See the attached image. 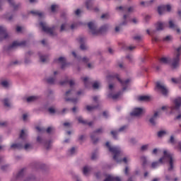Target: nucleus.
<instances>
[{
  "mask_svg": "<svg viewBox=\"0 0 181 181\" xmlns=\"http://www.w3.org/2000/svg\"><path fill=\"white\" fill-rule=\"evenodd\" d=\"M149 100V96H140L139 97V101H148Z\"/></svg>",
  "mask_w": 181,
  "mask_h": 181,
  "instance_id": "41",
  "label": "nucleus"
},
{
  "mask_svg": "<svg viewBox=\"0 0 181 181\" xmlns=\"http://www.w3.org/2000/svg\"><path fill=\"white\" fill-rule=\"evenodd\" d=\"M165 26H166V24L160 21L156 24V30H163V29H165Z\"/></svg>",
  "mask_w": 181,
  "mask_h": 181,
  "instance_id": "20",
  "label": "nucleus"
},
{
  "mask_svg": "<svg viewBox=\"0 0 181 181\" xmlns=\"http://www.w3.org/2000/svg\"><path fill=\"white\" fill-rule=\"evenodd\" d=\"M177 149H178V151H180V152H181V143L180 142L178 143Z\"/></svg>",
  "mask_w": 181,
  "mask_h": 181,
  "instance_id": "63",
  "label": "nucleus"
},
{
  "mask_svg": "<svg viewBox=\"0 0 181 181\" xmlns=\"http://www.w3.org/2000/svg\"><path fill=\"white\" fill-rule=\"evenodd\" d=\"M127 128H128V126L124 125V126L120 127L119 129V130H117V131H112L110 132V134H111V135H112V136L115 139H117V135H118V132H124V131H125L127 129Z\"/></svg>",
  "mask_w": 181,
  "mask_h": 181,
  "instance_id": "15",
  "label": "nucleus"
},
{
  "mask_svg": "<svg viewBox=\"0 0 181 181\" xmlns=\"http://www.w3.org/2000/svg\"><path fill=\"white\" fill-rule=\"evenodd\" d=\"M93 88L95 90H97V88H100V83L99 82H94L93 84Z\"/></svg>",
  "mask_w": 181,
  "mask_h": 181,
  "instance_id": "49",
  "label": "nucleus"
},
{
  "mask_svg": "<svg viewBox=\"0 0 181 181\" xmlns=\"http://www.w3.org/2000/svg\"><path fill=\"white\" fill-rule=\"evenodd\" d=\"M156 90L160 93L164 97H167L168 94H169V90L166 88V86L162 82L156 83Z\"/></svg>",
  "mask_w": 181,
  "mask_h": 181,
  "instance_id": "6",
  "label": "nucleus"
},
{
  "mask_svg": "<svg viewBox=\"0 0 181 181\" xmlns=\"http://www.w3.org/2000/svg\"><path fill=\"white\" fill-rule=\"evenodd\" d=\"M88 26L92 35H100V33H103V32H105L108 29V25H103L100 30H98L95 24L93 22L88 23Z\"/></svg>",
  "mask_w": 181,
  "mask_h": 181,
  "instance_id": "3",
  "label": "nucleus"
},
{
  "mask_svg": "<svg viewBox=\"0 0 181 181\" xmlns=\"http://www.w3.org/2000/svg\"><path fill=\"white\" fill-rule=\"evenodd\" d=\"M170 144H175V137L171 136L170 138Z\"/></svg>",
  "mask_w": 181,
  "mask_h": 181,
  "instance_id": "59",
  "label": "nucleus"
},
{
  "mask_svg": "<svg viewBox=\"0 0 181 181\" xmlns=\"http://www.w3.org/2000/svg\"><path fill=\"white\" fill-rule=\"evenodd\" d=\"M11 149L15 150V149H22L23 148V146H22L21 144H13L11 145Z\"/></svg>",
  "mask_w": 181,
  "mask_h": 181,
  "instance_id": "23",
  "label": "nucleus"
},
{
  "mask_svg": "<svg viewBox=\"0 0 181 181\" xmlns=\"http://www.w3.org/2000/svg\"><path fill=\"white\" fill-rule=\"evenodd\" d=\"M54 81H56V79L53 77H49L47 78V82L48 84H54Z\"/></svg>",
  "mask_w": 181,
  "mask_h": 181,
  "instance_id": "36",
  "label": "nucleus"
},
{
  "mask_svg": "<svg viewBox=\"0 0 181 181\" xmlns=\"http://www.w3.org/2000/svg\"><path fill=\"white\" fill-rule=\"evenodd\" d=\"M163 40L165 42H170V40H172V36L168 35L163 39Z\"/></svg>",
  "mask_w": 181,
  "mask_h": 181,
  "instance_id": "53",
  "label": "nucleus"
},
{
  "mask_svg": "<svg viewBox=\"0 0 181 181\" xmlns=\"http://www.w3.org/2000/svg\"><path fill=\"white\" fill-rule=\"evenodd\" d=\"M114 77H115L118 81L120 82V84H122V87H123V91H125V90H127V87H128V84H129V81H131L130 79H127L125 81H122L121 80V78H119V75L118 74H115V75H109L107 76V81H110V78H114Z\"/></svg>",
  "mask_w": 181,
  "mask_h": 181,
  "instance_id": "5",
  "label": "nucleus"
},
{
  "mask_svg": "<svg viewBox=\"0 0 181 181\" xmlns=\"http://www.w3.org/2000/svg\"><path fill=\"white\" fill-rule=\"evenodd\" d=\"M145 21L146 22H148V21H151V16L147 15L145 16Z\"/></svg>",
  "mask_w": 181,
  "mask_h": 181,
  "instance_id": "60",
  "label": "nucleus"
},
{
  "mask_svg": "<svg viewBox=\"0 0 181 181\" xmlns=\"http://www.w3.org/2000/svg\"><path fill=\"white\" fill-rule=\"evenodd\" d=\"M6 19L7 21H9V22H11V21H13V15L6 14Z\"/></svg>",
  "mask_w": 181,
  "mask_h": 181,
  "instance_id": "46",
  "label": "nucleus"
},
{
  "mask_svg": "<svg viewBox=\"0 0 181 181\" xmlns=\"http://www.w3.org/2000/svg\"><path fill=\"white\" fill-rule=\"evenodd\" d=\"M128 15H124L123 17V22L120 23V26H124L125 25H127V23H128Z\"/></svg>",
  "mask_w": 181,
  "mask_h": 181,
  "instance_id": "32",
  "label": "nucleus"
},
{
  "mask_svg": "<svg viewBox=\"0 0 181 181\" xmlns=\"http://www.w3.org/2000/svg\"><path fill=\"white\" fill-rule=\"evenodd\" d=\"M132 22H133V23L136 24V23H138V19H137V18H133V19L132 20Z\"/></svg>",
  "mask_w": 181,
  "mask_h": 181,
  "instance_id": "64",
  "label": "nucleus"
},
{
  "mask_svg": "<svg viewBox=\"0 0 181 181\" xmlns=\"http://www.w3.org/2000/svg\"><path fill=\"white\" fill-rule=\"evenodd\" d=\"M31 13L33 15H36L37 16H39V18H42V16H45V14L39 11H31Z\"/></svg>",
  "mask_w": 181,
  "mask_h": 181,
  "instance_id": "29",
  "label": "nucleus"
},
{
  "mask_svg": "<svg viewBox=\"0 0 181 181\" xmlns=\"http://www.w3.org/2000/svg\"><path fill=\"white\" fill-rule=\"evenodd\" d=\"M145 110L141 107L134 108L132 112L130 113L131 117H139V115H142Z\"/></svg>",
  "mask_w": 181,
  "mask_h": 181,
  "instance_id": "11",
  "label": "nucleus"
},
{
  "mask_svg": "<svg viewBox=\"0 0 181 181\" xmlns=\"http://www.w3.org/2000/svg\"><path fill=\"white\" fill-rule=\"evenodd\" d=\"M56 8H57V5H52L51 6L52 12H55L56 11Z\"/></svg>",
  "mask_w": 181,
  "mask_h": 181,
  "instance_id": "58",
  "label": "nucleus"
},
{
  "mask_svg": "<svg viewBox=\"0 0 181 181\" xmlns=\"http://www.w3.org/2000/svg\"><path fill=\"white\" fill-rule=\"evenodd\" d=\"M78 42H79V43H81V50H86L87 49V47L86 46V45L83 44L84 43V38L83 37H79L78 39Z\"/></svg>",
  "mask_w": 181,
  "mask_h": 181,
  "instance_id": "22",
  "label": "nucleus"
},
{
  "mask_svg": "<svg viewBox=\"0 0 181 181\" xmlns=\"http://www.w3.org/2000/svg\"><path fill=\"white\" fill-rule=\"evenodd\" d=\"M163 135H166V132L165 131H160L158 133V136L160 138L163 136Z\"/></svg>",
  "mask_w": 181,
  "mask_h": 181,
  "instance_id": "51",
  "label": "nucleus"
},
{
  "mask_svg": "<svg viewBox=\"0 0 181 181\" xmlns=\"http://www.w3.org/2000/svg\"><path fill=\"white\" fill-rule=\"evenodd\" d=\"M166 162H168L169 172H172V170H173L175 162H176V160L175 159V157H173V154L170 153L166 150H164L163 156L160 158L158 161L153 162L151 163V168L152 169H156V168L160 166V165H163V163H166Z\"/></svg>",
  "mask_w": 181,
  "mask_h": 181,
  "instance_id": "1",
  "label": "nucleus"
},
{
  "mask_svg": "<svg viewBox=\"0 0 181 181\" xmlns=\"http://www.w3.org/2000/svg\"><path fill=\"white\" fill-rule=\"evenodd\" d=\"M98 156V155L97 153H93L92 156H91V159L93 160H95V159H97Z\"/></svg>",
  "mask_w": 181,
  "mask_h": 181,
  "instance_id": "56",
  "label": "nucleus"
},
{
  "mask_svg": "<svg viewBox=\"0 0 181 181\" xmlns=\"http://www.w3.org/2000/svg\"><path fill=\"white\" fill-rule=\"evenodd\" d=\"M49 112H50V114H54V112H56V110H54V108L53 107H49L48 109Z\"/></svg>",
  "mask_w": 181,
  "mask_h": 181,
  "instance_id": "55",
  "label": "nucleus"
},
{
  "mask_svg": "<svg viewBox=\"0 0 181 181\" xmlns=\"http://www.w3.org/2000/svg\"><path fill=\"white\" fill-rule=\"evenodd\" d=\"M8 37H9V35H8V33H6V28L0 26V42L5 40V39H8Z\"/></svg>",
  "mask_w": 181,
  "mask_h": 181,
  "instance_id": "10",
  "label": "nucleus"
},
{
  "mask_svg": "<svg viewBox=\"0 0 181 181\" xmlns=\"http://www.w3.org/2000/svg\"><path fill=\"white\" fill-rule=\"evenodd\" d=\"M170 9H172V7L170 6V5L161 6L158 8V12L159 15H163V13H165V11H167L168 12H170Z\"/></svg>",
  "mask_w": 181,
  "mask_h": 181,
  "instance_id": "13",
  "label": "nucleus"
},
{
  "mask_svg": "<svg viewBox=\"0 0 181 181\" xmlns=\"http://www.w3.org/2000/svg\"><path fill=\"white\" fill-rule=\"evenodd\" d=\"M181 107V98L178 97L174 100V105L170 107L171 113L177 111Z\"/></svg>",
  "mask_w": 181,
  "mask_h": 181,
  "instance_id": "9",
  "label": "nucleus"
},
{
  "mask_svg": "<svg viewBox=\"0 0 181 181\" xmlns=\"http://www.w3.org/2000/svg\"><path fill=\"white\" fill-rule=\"evenodd\" d=\"M78 60L80 63H88V62H90V59L87 58V57H85L83 59L78 57Z\"/></svg>",
  "mask_w": 181,
  "mask_h": 181,
  "instance_id": "33",
  "label": "nucleus"
},
{
  "mask_svg": "<svg viewBox=\"0 0 181 181\" xmlns=\"http://www.w3.org/2000/svg\"><path fill=\"white\" fill-rule=\"evenodd\" d=\"M47 134H51L52 132H53V131H54V127H49L47 129Z\"/></svg>",
  "mask_w": 181,
  "mask_h": 181,
  "instance_id": "52",
  "label": "nucleus"
},
{
  "mask_svg": "<svg viewBox=\"0 0 181 181\" xmlns=\"http://www.w3.org/2000/svg\"><path fill=\"white\" fill-rule=\"evenodd\" d=\"M40 26H41L43 32H45V33H49V35H51V36H53L54 35V27L49 28V26H47V24L44 22H40Z\"/></svg>",
  "mask_w": 181,
  "mask_h": 181,
  "instance_id": "8",
  "label": "nucleus"
},
{
  "mask_svg": "<svg viewBox=\"0 0 181 181\" xmlns=\"http://www.w3.org/2000/svg\"><path fill=\"white\" fill-rule=\"evenodd\" d=\"M159 115H160V112H156L154 115L149 119V122L152 125H156V119H158V117H159Z\"/></svg>",
  "mask_w": 181,
  "mask_h": 181,
  "instance_id": "17",
  "label": "nucleus"
},
{
  "mask_svg": "<svg viewBox=\"0 0 181 181\" xmlns=\"http://www.w3.org/2000/svg\"><path fill=\"white\" fill-rule=\"evenodd\" d=\"M57 62L62 64V69H64V66H66V58L61 57L57 59Z\"/></svg>",
  "mask_w": 181,
  "mask_h": 181,
  "instance_id": "26",
  "label": "nucleus"
},
{
  "mask_svg": "<svg viewBox=\"0 0 181 181\" xmlns=\"http://www.w3.org/2000/svg\"><path fill=\"white\" fill-rule=\"evenodd\" d=\"M169 28H170V29H176V25H175L173 21H169Z\"/></svg>",
  "mask_w": 181,
  "mask_h": 181,
  "instance_id": "44",
  "label": "nucleus"
},
{
  "mask_svg": "<svg viewBox=\"0 0 181 181\" xmlns=\"http://www.w3.org/2000/svg\"><path fill=\"white\" fill-rule=\"evenodd\" d=\"M28 134L25 132V130H22L21 131V134H20V138L21 139H25V138H26V136H27Z\"/></svg>",
  "mask_w": 181,
  "mask_h": 181,
  "instance_id": "43",
  "label": "nucleus"
},
{
  "mask_svg": "<svg viewBox=\"0 0 181 181\" xmlns=\"http://www.w3.org/2000/svg\"><path fill=\"white\" fill-rule=\"evenodd\" d=\"M96 108H98V106H91V105L86 106L87 111H93V110H95Z\"/></svg>",
  "mask_w": 181,
  "mask_h": 181,
  "instance_id": "40",
  "label": "nucleus"
},
{
  "mask_svg": "<svg viewBox=\"0 0 181 181\" xmlns=\"http://www.w3.org/2000/svg\"><path fill=\"white\" fill-rule=\"evenodd\" d=\"M160 62L163 63V64H168V63H169V59H168L166 57H162L160 59Z\"/></svg>",
  "mask_w": 181,
  "mask_h": 181,
  "instance_id": "38",
  "label": "nucleus"
},
{
  "mask_svg": "<svg viewBox=\"0 0 181 181\" xmlns=\"http://www.w3.org/2000/svg\"><path fill=\"white\" fill-rule=\"evenodd\" d=\"M4 105L5 107H7V108H11L12 107V105H11V102L8 98H5L4 100Z\"/></svg>",
  "mask_w": 181,
  "mask_h": 181,
  "instance_id": "30",
  "label": "nucleus"
},
{
  "mask_svg": "<svg viewBox=\"0 0 181 181\" xmlns=\"http://www.w3.org/2000/svg\"><path fill=\"white\" fill-rule=\"evenodd\" d=\"M75 153H76V148L74 147H72L68 151V155H69V156L74 155Z\"/></svg>",
  "mask_w": 181,
  "mask_h": 181,
  "instance_id": "42",
  "label": "nucleus"
},
{
  "mask_svg": "<svg viewBox=\"0 0 181 181\" xmlns=\"http://www.w3.org/2000/svg\"><path fill=\"white\" fill-rule=\"evenodd\" d=\"M87 9H93V1L87 0L86 2Z\"/></svg>",
  "mask_w": 181,
  "mask_h": 181,
  "instance_id": "31",
  "label": "nucleus"
},
{
  "mask_svg": "<svg viewBox=\"0 0 181 181\" xmlns=\"http://www.w3.org/2000/svg\"><path fill=\"white\" fill-rule=\"evenodd\" d=\"M77 120L79 122V124H83V125H88L89 127H91L93 125V122H87V120L83 119V117L81 116H79L77 117Z\"/></svg>",
  "mask_w": 181,
  "mask_h": 181,
  "instance_id": "18",
  "label": "nucleus"
},
{
  "mask_svg": "<svg viewBox=\"0 0 181 181\" xmlns=\"http://www.w3.org/2000/svg\"><path fill=\"white\" fill-rule=\"evenodd\" d=\"M108 18H110V15L108 14H103L101 16V19H108Z\"/></svg>",
  "mask_w": 181,
  "mask_h": 181,
  "instance_id": "57",
  "label": "nucleus"
},
{
  "mask_svg": "<svg viewBox=\"0 0 181 181\" xmlns=\"http://www.w3.org/2000/svg\"><path fill=\"white\" fill-rule=\"evenodd\" d=\"M1 84L3 87H4L5 88H8L9 83L6 81H2L1 82Z\"/></svg>",
  "mask_w": 181,
  "mask_h": 181,
  "instance_id": "45",
  "label": "nucleus"
},
{
  "mask_svg": "<svg viewBox=\"0 0 181 181\" xmlns=\"http://www.w3.org/2000/svg\"><path fill=\"white\" fill-rule=\"evenodd\" d=\"M24 149H25V151H29V149H32V144H26L24 146Z\"/></svg>",
  "mask_w": 181,
  "mask_h": 181,
  "instance_id": "50",
  "label": "nucleus"
},
{
  "mask_svg": "<svg viewBox=\"0 0 181 181\" xmlns=\"http://www.w3.org/2000/svg\"><path fill=\"white\" fill-rule=\"evenodd\" d=\"M149 148V144H145V145H143L141 147V151H148V148Z\"/></svg>",
  "mask_w": 181,
  "mask_h": 181,
  "instance_id": "48",
  "label": "nucleus"
},
{
  "mask_svg": "<svg viewBox=\"0 0 181 181\" xmlns=\"http://www.w3.org/2000/svg\"><path fill=\"white\" fill-rule=\"evenodd\" d=\"M26 45V41H21V42H18V41H14L12 45H11L8 47V50H11V49H16V47H18L19 46H25Z\"/></svg>",
  "mask_w": 181,
  "mask_h": 181,
  "instance_id": "12",
  "label": "nucleus"
},
{
  "mask_svg": "<svg viewBox=\"0 0 181 181\" xmlns=\"http://www.w3.org/2000/svg\"><path fill=\"white\" fill-rule=\"evenodd\" d=\"M25 176V170H21L18 174H17V179H22Z\"/></svg>",
  "mask_w": 181,
  "mask_h": 181,
  "instance_id": "34",
  "label": "nucleus"
},
{
  "mask_svg": "<svg viewBox=\"0 0 181 181\" xmlns=\"http://www.w3.org/2000/svg\"><path fill=\"white\" fill-rule=\"evenodd\" d=\"M180 50H181V45L177 49L175 56L171 62L172 69H177V67H179V64L180 62Z\"/></svg>",
  "mask_w": 181,
  "mask_h": 181,
  "instance_id": "4",
  "label": "nucleus"
},
{
  "mask_svg": "<svg viewBox=\"0 0 181 181\" xmlns=\"http://www.w3.org/2000/svg\"><path fill=\"white\" fill-rule=\"evenodd\" d=\"M117 9H119V11H122V12H129L130 13L132 12H135V6H130L129 8L119 6V7H117Z\"/></svg>",
  "mask_w": 181,
  "mask_h": 181,
  "instance_id": "16",
  "label": "nucleus"
},
{
  "mask_svg": "<svg viewBox=\"0 0 181 181\" xmlns=\"http://www.w3.org/2000/svg\"><path fill=\"white\" fill-rule=\"evenodd\" d=\"M105 145L111 153L114 155V160H117V162H122V160L121 159V156H122V151H121V148L110 145V142L108 141L106 142Z\"/></svg>",
  "mask_w": 181,
  "mask_h": 181,
  "instance_id": "2",
  "label": "nucleus"
},
{
  "mask_svg": "<svg viewBox=\"0 0 181 181\" xmlns=\"http://www.w3.org/2000/svg\"><path fill=\"white\" fill-rule=\"evenodd\" d=\"M90 172H91V168L88 166L83 167V173L85 176H88V175H90Z\"/></svg>",
  "mask_w": 181,
  "mask_h": 181,
  "instance_id": "25",
  "label": "nucleus"
},
{
  "mask_svg": "<svg viewBox=\"0 0 181 181\" xmlns=\"http://www.w3.org/2000/svg\"><path fill=\"white\" fill-rule=\"evenodd\" d=\"M69 26L67 24H62L61 25L60 32H63L64 30H67V28H69Z\"/></svg>",
  "mask_w": 181,
  "mask_h": 181,
  "instance_id": "39",
  "label": "nucleus"
},
{
  "mask_svg": "<svg viewBox=\"0 0 181 181\" xmlns=\"http://www.w3.org/2000/svg\"><path fill=\"white\" fill-rule=\"evenodd\" d=\"M80 13H81V11L80 9H77L76 11H75V14L78 16V15H80Z\"/></svg>",
  "mask_w": 181,
  "mask_h": 181,
  "instance_id": "61",
  "label": "nucleus"
},
{
  "mask_svg": "<svg viewBox=\"0 0 181 181\" xmlns=\"http://www.w3.org/2000/svg\"><path fill=\"white\" fill-rule=\"evenodd\" d=\"M39 97L37 96H30L27 98L28 103H33V101H36V100H38Z\"/></svg>",
  "mask_w": 181,
  "mask_h": 181,
  "instance_id": "28",
  "label": "nucleus"
},
{
  "mask_svg": "<svg viewBox=\"0 0 181 181\" xmlns=\"http://www.w3.org/2000/svg\"><path fill=\"white\" fill-rule=\"evenodd\" d=\"M153 2V0H150L148 1H141L140 2V4L141 5V6H149L150 5H152Z\"/></svg>",
  "mask_w": 181,
  "mask_h": 181,
  "instance_id": "27",
  "label": "nucleus"
},
{
  "mask_svg": "<svg viewBox=\"0 0 181 181\" xmlns=\"http://www.w3.org/2000/svg\"><path fill=\"white\" fill-rule=\"evenodd\" d=\"M86 87H88V77H84V78H81Z\"/></svg>",
  "mask_w": 181,
  "mask_h": 181,
  "instance_id": "47",
  "label": "nucleus"
},
{
  "mask_svg": "<svg viewBox=\"0 0 181 181\" xmlns=\"http://www.w3.org/2000/svg\"><path fill=\"white\" fill-rule=\"evenodd\" d=\"M37 141L39 143V144H45V146L46 147L47 149H49V146H46L47 143H46V141L45 140V139H43L42 136H38L37 137Z\"/></svg>",
  "mask_w": 181,
  "mask_h": 181,
  "instance_id": "21",
  "label": "nucleus"
},
{
  "mask_svg": "<svg viewBox=\"0 0 181 181\" xmlns=\"http://www.w3.org/2000/svg\"><path fill=\"white\" fill-rule=\"evenodd\" d=\"M74 94H76V91L73 89L66 91L64 96L65 101H71L76 104L78 101V99H74L71 98L73 95H74Z\"/></svg>",
  "mask_w": 181,
  "mask_h": 181,
  "instance_id": "7",
  "label": "nucleus"
},
{
  "mask_svg": "<svg viewBox=\"0 0 181 181\" xmlns=\"http://www.w3.org/2000/svg\"><path fill=\"white\" fill-rule=\"evenodd\" d=\"M40 57V60L42 63H46L47 62V57L42 56L40 53H38Z\"/></svg>",
  "mask_w": 181,
  "mask_h": 181,
  "instance_id": "35",
  "label": "nucleus"
},
{
  "mask_svg": "<svg viewBox=\"0 0 181 181\" xmlns=\"http://www.w3.org/2000/svg\"><path fill=\"white\" fill-rule=\"evenodd\" d=\"M69 85H70V87H73V86H74V80L69 81Z\"/></svg>",
  "mask_w": 181,
  "mask_h": 181,
  "instance_id": "62",
  "label": "nucleus"
},
{
  "mask_svg": "<svg viewBox=\"0 0 181 181\" xmlns=\"http://www.w3.org/2000/svg\"><path fill=\"white\" fill-rule=\"evenodd\" d=\"M121 96V92H119L115 94L109 93L108 97L109 98H112V100H117Z\"/></svg>",
  "mask_w": 181,
  "mask_h": 181,
  "instance_id": "24",
  "label": "nucleus"
},
{
  "mask_svg": "<svg viewBox=\"0 0 181 181\" xmlns=\"http://www.w3.org/2000/svg\"><path fill=\"white\" fill-rule=\"evenodd\" d=\"M134 40H142V36L141 35H136L134 37Z\"/></svg>",
  "mask_w": 181,
  "mask_h": 181,
  "instance_id": "54",
  "label": "nucleus"
},
{
  "mask_svg": "<svg viewBox=\"0 0 181 181\" xmlns=\"http://www.w3.org/2000/svg\"><path fill=\"white\" fill-rule=\"evenodd\" d=\"M8 2L10 6H12L13 8L14 11H18V9L21 8V4H15V3L13 2V0H8Z\"/></svg>",
  "mask_w": 181,
  "mask_h": 181,
  "instance_id": "19",
  "label": "nucleus"
},
{
  "mask_svg": "<svg viewBox=\"0 0 181 181\" xmlns=\"http://www.w3.org/2000/svg\"><path fill=\"white\" fill-rule=\"evenodd\" d=\"M103 132H104V130L103 129V128H100L98 129L96 131H95L91 135H90V138L93 142V144H97V142H98V139H95V134H103Z\"/></svg>",
  "mask_w": 181,
  "mask_h": 181,
  "instance_id": "14",
  "label": "nucleus"
},
{
  "mask_svg": "<svg viewBox=\"0 0 181 181\" xmlns=\"http://www.w3.org/2000/svg\"><path fill=\"white\" fill-rule=\"evenodd\" d=\"M141 162L143 165V166H145L148 163V160H146V157L145 156H141Z\"/></svg>",
  "mask_w": 181,
  "mask_h": 181,
  "instance_id": "37",
  "label": "nucleus"
}]
</instances>
